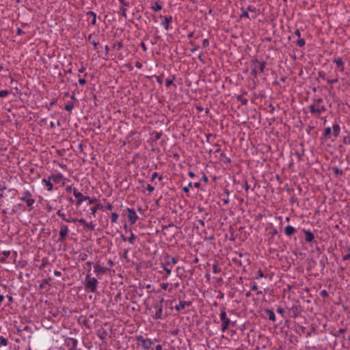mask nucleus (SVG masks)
I'll list each match as a JSON object with an SVG mask.
<instances>
[{
	"label": "nucleus",
	"mask_w": 350,
	"mask_h": 350,
	"mask_svg": "<svg viewBox=\"0 0 350 350\" xmlns=\"http://www.w3.org/2000/svg\"><path fill=\"white\" fill-rule=\"evenodd\" d=\"M163 303L164 299L161 298L159 300H155L153 301L150 310L154 313L152 315V318L155 320L158 319H165L167 314L166 312L163 311Z\"/></svg>",
	"instance_id": "nucleus-1"
},
{
	"label": "nucleus",
	"mask_w": 350,
	"mask_h": 350,
	"mask_svg": "<svg viewBox=\"0 0 350 350\" xmlns=\"http://www.w3.org/2000/svg\"><path fill=\"white\" fill-rule=\"evenodd\" d=\"M308 109L312 114L317 117H319L326 110L323 100L321 98H312L311 104L308 106Z\"/></svg>",
	"instance_id": "nucleus-2"
},
{
	"label": "nucleus",
	"mask_w": 350,
	"mask_h": 350,
	"mask_svg": "<svg viewBox=\"0 0 350 350\" xmlns=\"http://www.w3.org/2000/svg\"><path fill=\"white\" fill-rule=\"evenodd\" d=\"M177 263V260L170 255H167L164 261L161 262V267L165 271V275L162 276V280H166L167 277L171 274L173 267Z\"/></svg>",
	"instance_id": "nucleus-3"
},
{
	"label": "nucleus",
	"mask_w": 350,
	"mask_h": 350,
	"mask_svg": "<svg viewBox=\"0 0 350 350\" xmlns=\"http://www.w3.org/2000/svg\"><path fill=\"white\" fill-rule=\"evenodd\" d=\"M21 201L25 202L28 207V211L33 210V205L35 204L36 200L33 198L32 193L29 190H24L21 193V196L18 198Z\"/></svg>",
	"instance_id": "nucleus-4"
},
{
	"label": "nucleus",
	"mask_w": 350,
	"mask_h": 350,
	"mask_svg": "<svg viewBox=\"0 0 350 350\" xmlns=\"http://www.w3.org/2000/svg\"><path fill=\"white\" fill-rule=\"evenodd\" d=\"M85 289L86 291L91 293H95L96 291L98 281L96 278L91 277V275L88 273L85 276Z\"/></svg>",
	"instance_id": "nucleus-5"
},
{
	"label": "nucleus",
	"mask_w": 350,
	"mask_h": 350,
	"mask_svg": "<svg viewBox=\"0 0 350 350\" xmlns=\"http://www.w3.org/2000/svg\"><path fill=\"white\" fill-rule=\"evenodd\" d=\"M252 69L251 71L252 75L254 77H257L259 73H262L264 72L266 62L264 61H259L257 59L252 60Z\"/></svg>",
	"instance_id": "nucleus-6"
},
{
	"label": "nucleus",
	"mask_w": 350,
	"mask_h": 350,
	"mask_svg": "<svg viewBox=\"0 0 350 350\" xmlns=\"http://www.w3.org/2000/svg\"><path fill=\"white\" fill-rule=\"evenodd\" d=\"M135 340L139 343L141 348L144 350H149L153 342L150 338H145L142 335H136Z\"/></svg>",
	"instance_id": "nucleus-7"
},
{
	"label": "nucleus",
	"mask_w": 350,
	"mask_h": 350,
	"mask_svg": "<svg viewBox=\"0 0 350 350\" xmlns=\"http://www.w3.org/2000/svg\"><path fill=\"white\" fill-rule=\"evenodd\" d=\"M219 316H220V320L221 321V329L222 332H225L228 329V328L229 327L230 324H232V325L233 326L234 323H232L231 321L230 320V319L227 317L226 312L225 311V308H223L221 310Z\"/></svg>",
	"instance_id": "nucleus-8"
},
{
	"label": "nucleus",
	"mask_w": 350,
	"mask_h": 350,
	"mask_svg": "<svg viewBox=\"0 0 350 350\" xmlns=\"http://www.w3.org/2000/svg\"><path fill=\"white\" fill-rule=\"evenodd\" d=\"M56 215L60 217L62 220L68 223L77 222V218L72 217L71 212L68 211L67 213L63 211V209H59L56 212Z\"/></svg>",
	"instance_id": "nucleus-9"
},
{
	"label": "nucleus",
	"mask_w": 350,
	"mask_h": 350,
	"mask_svg": "<svg viewBox=\"0 0 350 350\" xmlns=\"http://www.w3.org/2000/svg\"><path fill=\"white\" fill-rule=\"evenodd\" d=\"M59 228H60L59 232V237L57 241L58 242H64L66 239L68 233L69 232V229H68V226H66V224H64L63 223H61L59 224Z\"/></svg>",
	"instance_id": "nucleus-10"
},
{
	"label": "nucleus",
	"mask_w": 350,
	"mask_h": 350,
	"mask_svg": "<svg viewBox=\"0 0 350 350\" xmlns=\"http://www.w3.org/2000/svg\"><path fill=\"white\" fill-rule=\"evenodd\" d=\"M73 195L77 199L76 202V205L79 206L81 205L83 202L89 199V196H83L80 191H78L76 188H73Z\"/></svg>",
	"instance_id": "nucleus-11"
},
{
	"label": "nucleus",
	"mask_w": 350,
	"mask_h": 350,
	"mask_svg": "<svg viewBox=\"0 0 350 350\" xmlns=\"http://www.w3.org/2000/svg\"><path fill=\"white\" fill-rule=\"evenodd\" d=\"M126 211L128 212L127 218L129 223L131 225L135 224L139 219L135 211L133 208H127Z\"/></svg>",
	"instance_id": "nucleus-12"
},
{
	"label": "nucleus",
	"mask_w": 350,
	"mask_h": 350,
	"mask_svg": "<svg viewBox=\"0 0 350 350\" xmlns=\"http://www.w3.org/2000/svg\"><path fill=\"white\" fill-rule=\"evenodd\" d=\"M77 222L83 224V228L85 231L94 230L96 224L93 221L88 223L83 218L77 219Z\"/></svg>",
	"instance_id": "nucleus-13"
},
{
	"label": "nucleus",
	"mask_w": 350,
	"mask_h": 350,
	"mask_svg": "<svg viewBox=\"0 0 350 350\" xmlns=\"http://www.w3.org/2000/svg\"><path fill=\"white\" fill-rule=\"evenodd\" d=\"M159 18L162 19L161 25L163 26L166 31H168L170 29V23L172 21V16L160 15Z\"/></svg>",
	"instance_id": "nucleus-14"
},
{
	"label": "nucleus",
	"mask_w": 350,
	"mask_h": 350,
	"mask_svg": "<svg viewBox=\"0 0 350 350\" xmlns=\"http://www.w3.org/2000/svg\"><path fill=\"white\" fill-rule=\"evenodd\" d=\"M94 273L96 275V276L99 277L100 275H103L107 273L108 271H110L109 268L107 267H103L100 266L99 264H96L94 267Z\"/></svg>",
	"instance_id": "nucleus-15"
},
{
	"label": "nucleus",
	"mask_w": 350,
	"mask_h": 350,
	"mask_svg": "<svg viewBox=\"0 0 350 350\" xmlns=\"http://www.w3.org/2000/svg\"><path fill=\"white\" fill-rule=\"evenodd\" d=\"M41 183L43 187H46L48 191H52L53 190V184L49 176L42 178Z\"/></svg>",
	"instance_id": "nucleus-16"
},
{
	"label": "nucleus",
	"mask_w": 350,
	"mask_h": 350,
	"mask_svg": "<svg viewBox=\"0 0 350 350\" xmlns=\"http://www.w3.org/2000/svg\"><path fill=\"white\" fill-rule=\"evenodd\" d=\"M294 35L297 37V40L295 41L296 45L299 47H304L306 44L304 38L301 37V31L299 29H296L294 32Z\"/></svg>",
	"instance_id": "nucleus-17"
},
{
	"label": "nucleus",
	"mask_w": 350,
	"mask_h": 350,
	"mask_svg": "<svg viewBox=\"0 0 350 350\" xmlns=\"http://www.w3.org/2000/svg\"><path fill=\"white\" fill-rule=\"evenodd\" d=\"M332 62L336 64L337 69L341 72H343L345 70V62H343L342 59L340 57L334 58L332 59Z\"/></svg>",
	"instance_id": "nucleus-18"
},
{
	"label": "nucleus",
	"mask_w": 350,
	"mask_h": 350,
	"mask_svg": "<svg viewBox=\"0 0 350 350\" xmlns=\"http://www.w3.org/2000/svg\"><path fill=\"white\" fill-rule=\"evenodd\" d=\"M120 4V10L121 14L124 17H126L127 7L129 6V3L125 0H118Z\"/></svg>",
	"instance_id": "nucleus-19"
},
{
	"label": "nucleus",
	"mask_w": 350,
	"mask_h": 350,
	"mask_svg": "<svg viewBox=\"0 0 350 350\" xmlns=\"http://www.w3.org/2000/svg\"><path fill=\"white\" fill-rule=\"evenodd\" d=\"M51 179L53 183L59 184L62 182L64 178V176L62 173L53 174L49 176Z\"/></svg>",
	"instance_id": "nucleus-20"
},
{
	"label": "nucleus",
	"mask_w": 350,
	"mask_h": 350,
	"mask_svg": "<svg viewBox=\"0 0 350 350\" xmlns=\"http://www.w3.org/2000/svg\"><path fill=\"white\" fill-rule=\"evenodd\" d=\"M303 232L305 234V240L308 243L315 242L314 235L310 230H306L303 229Z\"/></svg>",
	"instance_id": "nucleus-21"
},
{
	"label": "nucleus",
	"mask_w": 350,
	"mask_h": 350,
	"mask_svg": "<svg viewBox=\"0 0 350 350\" xmlns=\"http://www.w3.org/2000/svg\"><path fill=\"white\" fill-rule=\"evenodd\" d=\"M190 301H179V304L174 306V308L176 311L180 312L185 308L187 306H189L191 305Z\"/></svg>",
	"instance_id": "nucleus-22"
},
{
	"label": "nucleus",
	"mask_w": 350,
	"mask_h": 350,
	"mask_svg": "<svg viewBox=\"0 0 350 350\" xmlns=\"http://www.w3.org/2000/svg\"><path fill=\"white\" fill-rule=\"evenodd\" d=\"M11 255V251L5 250L0 253V262L8 263L7 258Z\"/></svg>",
	"instance_id": "nucleus-23"
},
{
	"label": "nucleus",
	"mask_w": 350,
	"mask_h": 350,
	"mask_svg": "<svg viewBox=\"0 0 350 350\" xmlns=\"http://www.w3.org/2000/svg\"><path fill=\"white\" fill-rule=\"evenodd\" d=\"M284 234L288 237H291L293 234H294L296 232V229L292 226H287L284 228Z\"/></svg>",
	"instance_id": "nucleus-24"
},
{
	"label": "nucleus",
	"mask_w": 350,
	"mask_h": 350,
	"mask_svg": "<svg viewBox=\"0 0 350 350\" xmlns=\"http://www.w3.org/2000/svg\"><path fill=\"white\" fill-rule=\"evenodd\" d=\"M96 336L101 340H104L108 336V332L106 329L100 328L97 331Z\"/></svg>",
	"instance_id": "nucleus-25"
},
{
	"label": "nucleus",
	"mask_w": 350,
	"mask_h": 350,
	"mask_svg": "<svg viewBox=\"0 0 350 350\" xmlns=\"http://www.w3.org/2000/svg\"><path fill=\"white\" fill-rule=\"evenodd\" d=\"M104 211V205L103 204H96L95 206H92L90 208L91 213L90 214L92 215H95L97 211Z\"/></svg>",
	"instance_id": "nucleus-26"
},
{
	"label": "nucleus",
	"mask_w": 350,
	"mask_h": 350,
	"mask_svg": "<svg viewBox=\"0 0 350 350\" xmlns=\"http://www.w3.org/2000/svg\"><path fill=\"white\" fill-rule=\"evenodd\" d=\"M332 133L335 137H338L340 135V126L337 122H335L332 125Z\"/></svg>",
	"instance_id": "nucleus-27"
},
{
	"label": "nucleus",
	"mask_w": 350,
	"mask_h": 350,
	"mask_svg": "<svg viewBox=\"0 0 350 350\" xmlns=\"http://www.w3.org/2000/svg\"><path fill=\"white\" fill-rule=\"evenodd\" d=\"M170 286H172V283L162 282L160 284V287L162 290H167L169 293H172V288H170Z\"/></svg>",
	"instance_id": "nucleus-28"
},
{
	"label": "nucleus",
	"mask_w": 350,
	"mask_h": 350,
	"mask_svg": "<svg viewBox=\"0 0 350 350\" xmlns=\"http://www.w3.org/2000/svg\"><path fill=\"white\" fill-rule=\"evenodd\" d=\"M85 14L86 16H92L90 24L92 25H95L96 24V14L93 11H88Z\"/></svg>",
	"instance_id": "nucleus-29"
},
{
	"label": "nucleus",
	"mask_w": 350,
	"mask_h": 350,
	"mask_svg": "<svg viewBox=\"0 0 350 350\" xmlns=\"http://www.w3.org/2000/svg\"><path fill=\"white\" fill-rule=\"evenodd\" d=\"M265 312L270 321H272L273 322L275 321V315L272 310L266 309Z\"/></svg>",
	"instance_id": "nucleus-30"
},
{
	"label": "nucleus",
	"mask_w": 350,
	"mask_h": 350,
	"mask_svg": "<svg viewBox=\"0 0 350 350\" xmlns=\"http://www.w3.org/2000/svg\"><path fill=\"white\" fill-rule=\"evenodd\" d=\"M236 254H238L239 257L241 258H244V262L246 263V265H249L250 263V258H249V254H247V253H245V254H243L241 252H236Z\"/></svg>",
	"instance_id": "nucleus-31"
},
{
	"label": "nucleus",
	"mask_w": 350,
	"mask_h": 350,
	"mask_svg": "<svg viewBox=\"0 0 350 350\" xmlns=\"http://www.w3.org/2000/svg\"><path fill=\"white\" fill-rule=\"evenodd\" d=\"M51 280V278L44 279L41 284L39 286L40 289H44L46 285L51 286L50 281Z\"/></svg>",
	"instance_id": "nucleus-32"
},
{
	"label": "nucleus",
	"mask_w": 350,
	"mask_h": 350,
	"mask_svg": "<svg viewBox=\"0 0 350 350\" xmlns=\"http://www.w3.org/2000/svg\"><path fill=\"white\" fill-rule=\"evenodd\" d=\"M347 135L342 139V143L345 144H350V130L346 131Z\"/></svg>",
	"instance_id": "nucleus-33"
},
{
	"label": "nucleus",
	"mask_w": 350,
	"mask_h": 350,
	"mask_svg": "<svg viewBox=\"0 0 350 350\" xmlns=\"http://www.w3.org/2000/svg\"><path fill=\"white\" fill-rule=\"evenodd\" d=\"M75 107L74 103L72 101H68L65 105L64 109L67 111H71Z\"/></svg>",
	"instance_id": "nucleus-34"
},
{
	"label": "nucleus",
	"mask_w": 350,
	"mask_h": 350,
	"mask_svg": "<svg viewBox=\"0 0 350 350\" xmlns=\"http://www.w3.org/2000/svg\"><path fill=\"white\" fill-rule=\"evenodd\" d=\"M331 131H332V129L330 127L325 128L323 133V137L325 139L329 138L331 135Z\"/></svg>",
	"instance_id": "nucleus-35"
},
{
	"label": "nucleus",
	"mask_w": 350,
	"mask_h": 350,
	"mask_svg": "<svg viewBox=\"0 0 350 350\" xmlns=\"http://www.w3.org/2000/svg\"><path fill=\"white\" fill-rule=\"evenodd\" d=\"M118 217H119V215L117 213H116V212L111 213V223L112 224L117 223Z\"/></svg>",
	"instance_id": "nucleus-36"
},
{
	"label": "nucleus",
	"mask_w": 350,
	"mask_h": 350,
	"mask_svg": "<svg viewBox=\"0 0 350 350\" xmlns=\"http://www.w3.org/2000/svg\"><path fill=\"white\" fill-rule=\"evenodd\" d=\"M137 240V236L134 234V233L131 231V236L128 238L127 241H129L131 244L133 245L135 244V241Z\"/></svg>",
	"instance_id": "nucleus-37"
},
{
	"label": "nucleus",
	"mask_w": 350,
	"mask_h": 350,
	"mask_svg": "<svg viewBox=\"0 0 350 350\" xmlns=\"http://www.w3.org/2000/svg\"><path fill=\"white\" fill-rule=\"evenodd\" d=\"M237 99L238 101L241 102V103L243 105H246L247 104V99L244 98L242 95H238L237 96Z\"/></svg>",
	"instance_id": "nucleus-38"
},
{
	"label": "nucleus",
	"mask_w": 350,
	"mask_h": 350,
	"mask_svg": "<svg viewBox=\"0 0 350 350\" xmlns=\"http://www.w3.org/2000/svg\"><path fill=\"white\" fill-rule=\"evenodd\" d=\"M241 10L242 11V13L239 16L240 18H250V15L247 12V10H246L244 8H241Z\"/></svg>",
	"instance_id": "nucleus-39"
},
{
	"label": "nucleus",
	"mask_w": 350,
	"mask_h": 350,
	"mask_svg": "<svg viewBox=\"0 0 350 350\" xmlns=\"http://www.w3.org/2000/svg\"><path fill=\"white\" fill-rule=\"evenodd\" d=\"M68 340L69 345H71L73 349H75L78 345V340L73 338H68Z\"/></svg>",
	"instance_id": "nucleus-40"
},
{
	"label": "nucleus",
	"mask_w": 350,
	"mask_h": 350,
	"mask_svg": "<svg viewBox=\"0 0 350 350\" xmlns=\"http://www.w3.org/2000/svg\"><path fill=\"white\" fill-rule=\"evenodd\" d=\"M151 9L154 11H160L162 9V5L157 1H154V4L151 6Z\"/></svg>",
	"instance_id": "nucleus-41"
},
{
	"label": "nucleus",
	"mask_w": 350,
	"mask_h": 350,
	"mask_svg": "<svg viewBox=\"0 0 350 350\" xmlns=\"http://www.w3.org/2000/svg\"><path fill=\"white\" fill-rule=\"evenodd\" d=\"M332 171L334 172V174L336 176H342L343 175V172L342 170L339 169L337 167H333Z\"/></svg>",
	"instance_id": "nucleus-42"
},
{
	"label": "nucleus",
	"mask_w": 350,
	"mask_h": 350,
	"mask_svg": "<svg viewBox=\"0 0 350 350\" xmlns=\"http://www.w3.org/2000/svg\"><path fill=\"white\" fill-rule=\"evenodd\" d=\"M113 48L114 49H116L118 51H120L121 50L122 48H123V44L122 42H116V43H114L113 46Z\"/></svg>",
	"instance_id": "nucleus-43"
},
{
	"label": "nucleus",
	"mask_w": 350,
	"mask_h": 350,
	"mask_svg": "<svg viewBox=\"0 0 350 350\" xmlns=\"http://www.w3.org/2000/svg\"><path fill=\"white\" fill-rule=\"evenodd\" d=\"M103 201L105 202V204H103L104 209L105 208L106 210L111 211L113 209V206L111 205V204L107 202L105 199H103Z\"/></svg>",
	"instance_id": "nucleus-44"
},
{
	"label": "nucleus",
	"mask_w": 350,
	"mask_h": 350,
	"mask_svg": "<svg viewBox=\"0 0 350 350\" xmlns=\"http://www.w3.org/2000/svg\"><path fill=\"white\" fill-rule=\"evenodd\" d=\"M8 339L3 336H0V347H5L8 345Z\"/></svg>",
	"instance_id": "nucleus-45"
},
{
	"label": "nucleus",
	"mask_w": 350,
	"mask_h": 350,
	"mask_svg": "<svg viewBox=\"0 0 350 350\" xmlns=\"http://www.w3.org/2000/svg\"><path fill=\"white\" fill-rule=\"evenodd\" d=\"M232 260H233V262H234L235 264L238 265H239V266H240V267H245V265H244V264H246V263H245V262H243L241 259H238V258H234L232 259Z\"/></svg>",
	"instance_id": "nucleus-46"
},
{
	"label": "nucleus",
	"mask_w": 350,
	"mask_h": 350,
	"mask_svg": "<svg viewBox=\"0 0 350 350\" xmlns=\"http://www.w3.org/2000/svg\"><path fill=\"white\" fill-rule=\"evenodd\" d=\"M23 206L21 204H17L13 206V208L12 209V213L15 214L18 212L19 209Z\"/></svg>",
	"instance_id": "nucleus-47"
},
{
	"label": "nucleus",
	"mask_w": 350,
	"mask_h": 350,
	"mask_svg": "<svg viewBox=\"0 0 350 350\" xmlns=\"http://www.w3.org/2000/svg\"><path fill=\"white\" fill-rule=\"evenodd\" d=\"M326 81L329 84L336 83L337 82H338V75H336V77L333 79H327Z\"/></svg>",
	"instance_id": "nucleus-48"
},
{
	"label": "nucleus",
	"mask_w": 350,
	"mask_h": 350,
	"mask_svg": "<svg viewBox=\"0 0 350 350\" xmlns=\"http://www.w3.org/2000/svg\"><path fill=\"white\" fill-rule=\"evenodd\" d=\"M189 44L193 46L192 49H191V52H194V51H198L199 49H200V46L198 44H196L195 42L193 41H190L189 42Z\"/></svg>",
	"instance_id": "nucleus-49"
},
{
	"label": "nucleus",
	"mask_w": 350,
	"mask_h": 350,
	"mask_svg": "<svg viewBox=\"0 0 350 350\" xmlns=\"http://www.w3.org/2000/svg\"><path fill=\"white\" fill-rule=\"evenodd\" d=\"M175 79V76H172V77L171 79H167L165 80V86L167 88H169L172 83H173V81Z\"/></svg>",
	"instance_id": "nucleus-50"
},
{
	"label": "nucleus",
	"mask_w": 350,
	"mask_h": 350,
	"mask_svg": "<svg viewBox=\"0 0 350 350\" xmlns=\"http://www.w3.org/2000/svg\"><path fill=\"white\" fill-rule=\"evenodd\" d=\"M291 310L293 312V317L296 318L298 316L299 312H298V306H293Z\"/></svg>",
	"instance_id": "nucleus-51"
},
{
	"label": "nucleus",
	"mask_w": 350,
	"mask_h": 350,
	"mask_svg": "<svg viewBox=\"0 0 350 350\" xmlns=\"http://www.w3.org/2000/svg\"><path fill=\"white\" fill-rule=\"evenodd\" d=\"M262 278H266V276L264 275L261 269H259L257 272V275L255 276L256 280H258Z\"/></svg>",
	"instance_id": "nucleus-52"
},
{
	"label": "nucleus",
	"mask_w": 350,
	"mask_h": 350,
	"mask_svg": "<svg viewBox=\"0 0 350 350\" xmlns=\"http://www.w3.org/2000/svg\"><path fill=\"white\" fill-rule=\"evenodd\" d=\"M245 10H247V12H250L256 13L257 11V9L256 8V7L254 5H248Z\"/></svg>",
	"instance_id": "nucleus-53"
},
{
	"label": "nucleus",
	"mask_w": 350,
	"mask_h": 350,
	"mask_svg": "<svg viewBox=\"0 0 350 350\" xmlns=\"http://www.w3.org/2000/svg\"><path fill=\"white\" fill-rule=\"evenodd\" d=\"M9 91L7 90H0V97L4 98L6 97L9 94Z\"/></svg>",
	"instance_id": "nucleus-54"
},
{
	"label": "nucleus",
	"mask_w": 350,
	"mask_h": 350,
	"mask_svg": "<svg viewBox=\"0 0 350 350\" xmlns=\"http://www.w3.org/2000/svg\"><path fill=\"white\" fill-rule=\"evenodd\" d=\"M154 135H154V138L153 141L156 142V141L159 140L161 137V136L163 135V133H162V131H161V132H155Z\"/></svg>",
	"instance_id": "nucleus-55"
},
{
	"label": "nucleus",
	"mask_w": 350,
	"mask_h": 350,
	"mask_svg": "<svg viewBox=\"0 0 350 350\" xmlns=\"http://www.w3.org/2000/svg\"><path fill=\"white\" fill-rule=\"evenodd\" d=\"M202 47L203 48H206L209 46V40L208 39L206 38V39H204L203 41H202Z\"/></svg>",
	"instance_id": "nucleus-56"
},
{
	"label": "nucleus",
	"mask_w": 350,
	"mask_h": 350,
	"mask_svg": "<svg viewBox=\"0 0 350 350\" xmlns=\"http://www.w3.org/2000/svg\"><path fill=\"white\" fill-rule=\"evenodd\" d=\"M320 295L322 297L325 298V297H328L329 294H328V292L324 289L320 292Z\"/></svg>",
	"instance_id": "nucleus-57"
},
{
	"label": "nucleus",
	"mask_w": 350,
	"mask_h": 350,
	"mask_svg": "<svg viewBox=\"0 0 350 350\" xmlns=\"http://www.w3.org/2000/svg\"><path fill=\"white\" fill-rule=\"evenodd\" d=\"M191 186H192V183H191V182H190V183L188 184V185H187V186H186V187H183V191H184L185 193H189V192L190 187H191Z\"/></svg>",
	"instance_id": "nucleus-58"
},
{
	"label": "nucleus",
	"mask_w": 350,
	"mask_h": 350,
	"mask_svg": "<svg viewBox=\"0 0 350 350\" xmlns=\"http://www.w3.org/2000/svg\"><path fill=\"white\" fill-rule=\"evenodd\" d=\"M277 312L280 314L282 315V317H284V314L285 312V310L284 308H281V307H279L277 308Z\"/></svg>",
	"instance_id": "nucleus-59"
},
{
	"label": "nucleus",
	"mask_w": 350,
	"mask_h": 350,
	"mask_svg": "<svg viewBox=\"0 0 350 350\" xmlns=\"http://www.w3.org/2000/svg\"><path fill=\"white\" fill-rule=\"evenodd\" d=\"M88 202L90 204H96L98 201V200L96 198H91L89 197V199H88Z\"/></svg>",
	"instance_id": "nucleus-60"
},
{
	"label": "nucleus",
	"mask_w": 350,
	"mask_h": 350,
	"mask_svg": "<svg viewBox=\"0 0 350 350\" xmlns=\"http://www.w3.org/2000/svg\"><path fill=\"white\" fill-rule=\"evenodd\" d=\"M269 234L271 236V237H274L276 234H278V230L276 228H273Z\"/></svg>",
	"instance_id": "nucleus-61"
},
{
	"label": "nucleus",
	"mask_w": 350,
	"mask_h": 350,
	"mask_svg": "<svg viewBox=\"0 0 350 350\" xmlns=\"http://www.w3.org/2000/svg\"><path fill=\"white\" fill-rule=\"evenodd\" d=\"M87 258H88V254H85V253H83V254H81L79 255V258H80V260H82V261L85 260L87 259Z\"/></svg>",
	"instance_id": "nucleus-62"
},
{
	"label": "nucleus",
	"mask_w": 350,
	"mask_h": 350,
	"mask_svg": "<svg viewBox=\"0 0 350 350\" xmlns=\"http://www.w3.org/2000/svg\"><path fill=\"white\" fill-rule=\"evenodd\" d=\"M180 267H177L176 269V276L178 278H179L180 279H182L183 278V275L181 273H180Z\"/></svg>",
	"instance_id": "nucleus-63"
},
{
	"label": "nucleus",
	"mask_w": 350,
	"mask_h": 350,
	"mask_svg": "<svg viewBox=\"0 0 350 350\" xmlns=\"http://www.w3.org/2000/svg\"><path fill=\"white\" fill-rule=\"evenodd\" d=\"M146 189L149 191V193H152L154 191V187L152 185L148 184Z\"/></svg>",
	"instance_id": "nucleus-64"
}]
</instances>
